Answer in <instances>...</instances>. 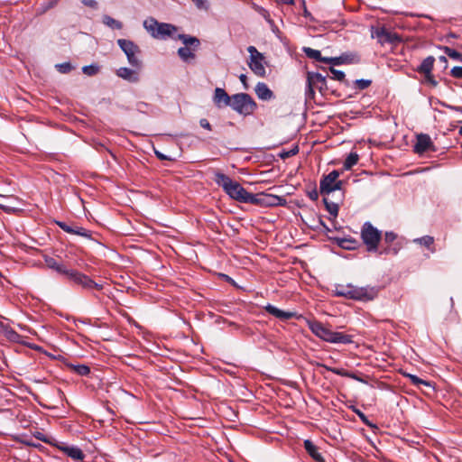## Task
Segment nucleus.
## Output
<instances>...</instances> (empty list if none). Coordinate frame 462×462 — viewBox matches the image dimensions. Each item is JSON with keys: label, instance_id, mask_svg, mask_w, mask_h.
I'll return each mask as SVG.
<instances>
[{"label": "nucleus", "instance_id": "13d9d810", "mask_svg": "<svg viewBox=\"0 0 462 462\" xmlns=\"http://www.w3.org/2000/svg\"><path fill=\"white\" fill-rule=\"evenodd\" d=\"M426 80H427L430 84H431V85H433V86H436V85H437V81L433 79V76H432V75H431V78H430V79H426Z\"/></svg>", "mask_w": 462, "mask_h": 462}, {"label": "nucleus", "instance_id": "864d4df0", "mask_svg": "<svg viewBox=\"0 0 462 462\" xmlns=\"http://www.w3.org/2000/svg\"><path fill=\"white\" fill-rule=\"evenodd\" d=\"M348 376L358 381V382L365 383V380L362 379L360 376L356 375V374H348Z\"/></svg>", "mask_w": 462, "mask_h": 462}, {"label": "nucleus", "instance_id": "f8f14e48", "mask_svg": "<svg viewBox=\"0 0 462 462\" xmlns=\"http://www.w3.org/2000/svg\"><path fill=\"white\" fill-rule=\"evenodd\" d=\"M359 61L358 55L355 53H344L339 57L326 58L319 53V62H325L331 65L352 64Z\"/></svg>", "mask_w": 462, "mask_h": 462}, {"label": "nucleus", "instance_id": "a878e982", "mask_svg": "<svg viewBox=\"0 0 462 462\" xmlns=\"http://www.w3.org/2000/svg\"><path fill=\"white\" fill-rule=\"evenodd\" d=\"M414 243L424 245L428 249L430 250L431 253H435V248L433 247L434 237L430 236H424L422 237L415 238L413 240Z\"/></svg>", "mask_w": 462, "mask_h": 462}, {"label": "nucleus", "instance_id": "6e6d98bb", "mask_svg": "<svg viewBox=\"0 0 462 462\" xmlns=\"http://www.w3.org/2000/svg\"><path fill=\"white\" fill-rule=\"evenodd\" d=\"M310 197L312 200H316L318 199V191L316 189L312 190L310 193Z\"/></svg>", "mask_w": 462, "mask_h": 462}, {"label": "nucleus", "instance_id": "f257e3e1", "mask_svg": "<svg viewBox=\"0 0 462 462\" xmlns=\"http://www.w3.org/2000/svg\"><path fill=\"white\" fill-rule=\"evenodd\" d=\"M339 175L340 172L334 170L324 175L319 181V194L323 196L326 209L334 218L337 217L339 205L345 198L343 181L338 180Z\"/></svg>", "mask_w": 462, "mask_h": 462}, {"label": "nucleus", "instance_id": "aec40b11", "mask_svg": "<svg viewBox=\"0 0 462 462\" xmlns=\"http://www.w3.org/2000/svg\"><path fill=\"white\" fill-rule=\"evenodd\" d=\"M329 240L334 241L339 247L346 250H353L356 246V241L352 238L337 237L328 236Z\"/></svg>", "mask_w": 462, "mask_h": 462}, {"label": "nucleus", "instance_id": "4be33fe9", "mask_svg": "<svg viewBox=\"0 0 462 462\" xmlns=\"http://www.w3.org/2000/svg\"><path fill=\"white\" fill-rule=\"evenodd\" d=\"M255 93L262 100H270L273 97V91L268 88L265 83L259 82L255 86Z\"/></svg>", "mask_w": 462, "mask_h": 462}, {"label": "nucleus", "instance_id": "4d7b16f0", "mask_svg": "<svg viewBox=\"0 0 462 462\" xmlns=\"http://www.w3.org/2000/svg\"><path fill=\"white\" fill-rule=\"evenodd\" d=\"M448 107H449L451 110H453V111L462 113V106H449Z\"/></svg>", "mask_w": 462, "mask_h": 462}, {"label": "nucleus", "instance_id": "de8ad7c7", "mask_svg": "<svg viewBox=\"0 0 462 462\" xmlns=\"http://www.w3.org/2000/svg\"><path fill=\"white\" fill-rule=\"evenodd\" d=\"M353 411L361 419L362 421L366 422V416L360 410L353 408Z\"/></svg>", "mask_w": 462, "mask_h": 462}, {"label": "nucleus", "instance_id": "8fccbe9b", "mask_svg": "<svg viewBox=\"0 0 462 462\" xmlns=\"http://www.w3.org/2000/svg\"><path fill=\"white\" fill-rule=\"evenodd\" d=\"M239 79L242 82V84L244 85L245 88H248L247 82H246V79H247L246 76L245 74H241L239 76Z\"/></svg>", "mask_w": 462, "mask_h": 462}, {"label": "nucleus", "instance_id": "7c9ffc66", "mask_svg": "<svg viewBox=\"0 0 462 462\" xmlns=\"http://www.w3.org/2000/svg\"><path fill=\"white\" fill-rule=\"evenodd\" d=\"M69 367L79 375H88L90 373V368L86 365H69Z\"/></svg>", "mask_w": 462, "mask_h": 462}, {"label": "nucleus", "instance_id": "58836bf2", "mask_svg": "<svg viewBox=\"0 0 462 462\" xmlns=\"http://www.w3.org/2000/svg\"><path fill=\"white\" fill-rule=\"evenodd\" d=\"M302 51L305 52V54L314 60H318V50H313L311 48H309V47H303L302 48Z\"/></svg>", "mask_w": 462, "mask_h": 462}, {"label": "nucleus", "instance_id": "052dcab7", "mask_svg": "<svg viewBox=\"0 0 462 462\" xmlns=\"http://www.w3.org/2000/svg\"><path fill=\"white\" fill-rule=\"evenodd\" d=\"M277 2H281V3H284V4H289V5H292L294 4V0H276Z\"/></svg>", "mask_w": 462, "mask_h": 462}, {"label": "nucleus", "instance_id": "c85d7f7f", "mask_svg": "<svg viewBox=\"0 0 462 462\" xmlns=\"http://www.w3.org/2000/svg\"><path fill=\"white\" fill-rule=\"evenodd\" d=\"M359 160V155L356 152H351L346 158L344 162V168L346 170H350L353 166H355Z\"/></svg>", "mask_w": 462, "mask_h": 462}, {"label": "nucleus", "instance_id": "3c124183", "mask_svg": "<svg viewBox=\"0 0 462 462\" xmlns=\"http://www.w3.org/2000/svg\"><path fill=\"white\" fill-rule=\"evenodd\" d=\"M34 436H35L38 439H40V440H42V441H43V442H48V440L46 439V438L44 437V435H43L42 432H36V433L34 434Z\"/></svg>", "mask_w": 462, "mask_h": 462}, {"label": "nucleus", "instance_id": "423d86ee", "mask_svg": "<svg viewBox=\"0 0 462 462\" xmlns=\"http://www.w3.org/2000/svg\"><path fill=\"white\" fill-rule=\"evenodd\" d=\"M117 44L126 55L129 64L134 69H141L142 61L137 57L140 52L139 47L134 42L125 39L117 40Z\"/></svg>", "mask_w": 462, "mask_h": 462}, {"label": "nucleus", "instance_id": "c03bdc74", "mask_svg": "<svg viewBox=\"0 0 462 462\" xmlns=\"http://www.w3.org/2000/svg\"><path fill=\"white\" fill-rule=\"evenodd\" d=\"M56 223L66 233L70 234V232L72 231V226H69L67 223L62 222V221H57Z\"/></svg>", "mask_w": 462, "mask_h": 462}, {"label": "nucleus", "instance_id": "4468645a", "mask_svg": "<svg viewBox=\"0 0 462 462\" xmlns=\"http://www.w3.org/2000/svg\"><path fill=\"white\" fill-rule=\"evenodd\" d=\"M59 449L75 461H82L85 457L82 450L76 446H69L62 443L59 446Z\"/></svg>", "mask_w": 462, "mask_h": 462}, {"label": "nucleus", "instance_id": "393cba45", "mask_svg": "<svg viewBox=\"0 0 462 462\" xmlns=\"http://www.w3.org/2000/svg\"><path fill=\"white\" fill-rule=\"evenodd\" d=\"M179 39L182 41L184 47H193L194 50H197L200 43L198 38L187 34H180Z\"/></svg>", "mask_w": 462, "mask_h": 462}, {"label": "nucleus", "instance_id": "b1692460", "mask_svg": "<svg viewBox=\"0 0 462 462\" xmlns=\"http://www.w3.org/2000/svg\"><path fill=\"white\" fill-rule=\"evenodd\" d=\"M373 37H375L381 42H391L393 41V35L387 32L384 28H377L373 33Z\"/></svg>", "mask_w": 462, "mask_h": 462}, {"label": "nucleus", "instance_id": "69168bd1", "mask_svg": "<svg viewBox=\"0 0 462 462\" xmlns=\"http://www.w3.org/2000/svg\"><path fill=\"white\" fill-rule=\"evenodd\" d=\"M319 462H325L324 458H323L320 455H319Z\"/></svg>", "mask_w": 462, "mask_h": 462}, {"label": "nucleus", "instance_id": "680f3d73", "mask_svg": "<svg viewBox=\"0 0 462 462\" xmlns=\"http://www.w3.org/2000/svg\"><path fill=\"white\" fill-rule=\"evenodd\" d=\"M310 329L315 335H318V326L310 325Z\"/></svg>", "mask_w": 462, "mask_h": 462}, {"label": "nucleus", "instance_id": "f03ea898", "mask_svg": "<svg viewBox=\"0 0 462 462\" xmlns=\"http://www.w3.org/2000/svg\"><path fill=\"white\" fill-rule=\"evenodd\" d=\"M214 180L231 199L242 203L250 202L252 193H249L240 183L233 180L227 175L217 171L215 173Z\"/></svg>", "mask_w": 462, "mask_h": 462}, {"label": "nucleus", "instance_id": "20e7f679", "mask_svg": "<svg viewBox=\"0 0 462 462\" xmlns=\"http://www.w3.org/2000/svg\"><path fill=\"white\" fill-rule=\"evenodd\" d=\"M229 106L241 115H251L256 108L253 98L245 93H239L232 96Z\"/></svg>", "mask_w": 462, "mask_h": 462}, {"label": "nucleus", "instance_id": "e433bc0d", "mask_svg": "<svg viewBox=\"0 0 462 462\" xmlns=\"http://www.w3.org/2000/svg\"><path fill=\"white\" fill-rule=\"evenodd\" d=\"M55 68L57 69V70L59 72L64 73V74L70 72L71 69H73L72 65L69 62L56 64Z\"/></svg>", "mask_w": 462, "mask_h": 462}, {"label": "nucleus", "instance_id": "9d476101", "mask_svg": "<svg viewBox=\"0 0 462 462\" xmlns=\"http://www.w3.org/2000/svg\"><path fill=\"white\" fill-rule=\"evenodd\" d=\"M318 87V73L307 71L305 105L307 109H313L316 105L315 90Z\"/></svg>", "mask_w": 462, "mask_h": 462}, {"label": "nucleus", "instance_id": "37998d69", "mask_svg": "<svg viewBox=\"0 0 462 462\" xmlns=\"http://www.w3.org/2000/svg\"><path fill=\"white\" fill-rule=\"evenodd\" d=\"M450 75L456 79H462V67H454L450 71Z\"/></svg>", "mask_w": 462, "mask_h": 462}, {"label": "nucleus", "instance_id": "338daca9", "mask_svg": "<svg viewBox=\"0 0 462 462\" xmlns=\"http://www.w3.org/2000/svg\"><path fill=\"white\" fill-rule=\"evenodd\" d=\"M304 14L305 15H308V11L306 9H304Z\"/></svg>", "mask_w": 462, "mask_h": 462}, {"label": "nucleus", "instance_id": "1a4fd4ad", "mask_svg": "<svg viewBox=\"0 0 462 462\" xmlns=\"http://www.w3.org/2000/svg\"><path fill=\"white\" fill-rule=\"evenodd\" d=\"M247 51L250 54L248 66L251 70L259 77H264L266 70L263 65V55L254 46H249Z\"/></svg>", "mask_w": 462, "mask_h": 462}, {"label": "nucleus", "instance_id": "f3484780", "mask_svg": "<svg viewBox=\"0 0 462 462\" xmlns=\"http://www.w3.org/2000/svg\"><path fill=\"white\" fill-rule=\"evenodd\" d=\"M435 58L433 56H428L425 58L420 65L418 67L417 71L425 76V79L431 78V71L434 67Z\"/></svg>", "mask_w": 462, "mask_h": 462}, {"label": "nucleus", "instance_id": "5701e85b", "mask_svg": "<svg viewBox=\"0 0 462 462\" xmlns=\"http://www.w3.org/2000/svg\"><path fill=\"white\" fill-rule=\"evenodd\" d=\"M397 235L392 231L386 232L384 234V242L388 245V248L384 249V251L380 252V254L385 253L388 254L390 252H393V254H396L400 249V246H393L391 247V245L393 243V241L396 239Z\"/></svg>", "mask_w": 462, "mask_h": 462}, {"label": "nucleus", "instance_id": "49530a36", "mask_svg": "<svg viewBox=\"0 0 462 462\" xmlns=\"http://www.w3.org/2000/svg\"><path fill=\"white\" fill-rule=\"evenodd\" d=\"M199 125H200L201 127H203V128H205L207 130H209V131L211 130V125L205 118L200 119Z\"/></svg>", "mask_w": 462, "mask_h": 462}, {"label": "nucleus", "instance_id": "2f4dec72", "mask_svg": "<svg viewBox=\"0 0 462 462\" xmlns=\"http://www.w3.org/2000/svg\"><path fill=\"white\" fill-rule=\"evenodd\" d=\"M103 23L106 25H107V26H109V27H111L113 29L120 30L123 27V24H122L121 22H119V21H117V20L108 16V15H105L103 17Z\"/></svg>", "mask_w": 462, "mask_h": 462}, {"label": "nucleus", "instance_id": "4c0bfd02", "mask_svg": "<svg viewBox=\"0 0 462 462\" xmlns=\"http://www.w3.org/2000/svg\"><path fill=\"white\" fill-rule=\"evenodd\" d=\"M82 71L88 76H94L98 72V67L95 65L84 66Z\"/></svg>", "mask_w": 462, "mask_h": 462}, {"label": "nucleus", "instance_id": "79ce46f5", "mask_svg": "<svg viewBox=\"0 0 462 462\" xmlns=\"http://www.w3.org/2000/svg\"><path fill=\"white\" fill-rule=\"evenodd\" d=\"M331 74H332V79H337V80H343L345 79V73L341 70H337V69H332L330 70Z\"/></svg>", "mask_w": 462, "mask_h": 462}, {"label": "nucleus", "instance_id": "e2e57ef3", "mask_svg": "<svg viewBox=\"0 0 462 462\" xmlns=\"http://www.w3.org/2000/svg\"><path fill=\"white\" fill-rule=\"evenodd\" d=\"M448 38H457V34L456 33H453V32H450L447 35Z\"/></svg>", "mask_w": 462, "mask_h": 462}, {"label": "nucleus", "instance_id": "603ef678", "mask_svg": "<svg viewBox=\"0 0 462 462\" xmlns=\"http://www.w3.org/2000/svg\"><path fill=\"white\" fill-rule=\"evenodd\" d=\"M319 92H320L322 89V85L325 84V82H326V77H323L321 74H319Z\"/></svg>", "mask_w": 462, "mask_h": 462}, {"label": "nucleus", "instance_id": "ddd939ff", "mask_svg": "<svg viewBox=\"0 0 462 462\" xmlns=\"http://www.w3.org/2000/svg\"><path fill=\"white\" fill-rule=\"evenodd\" d=\"M429 150L434 151V144L430 137L426 134H418L417 142L414 145V152L418 154H423Z\"/></svg>", "mask_w": 462, "mask_h": 462}, {"label": "nucleus", "instance_id": "f704fd0d", "mask_svg": "<svg viewBox=\"0 0 462 462\" xmlns=\"http://www.w3.org/2000/svg\"><path fill=\"white\" fill-rule=\"evenodd\" d=\"M443 50L445 54H447L450 59L462 62V53L447 46L443 47Z\"/></svg>", "mask_w": 462, "mask_h": 462}, {"label": "nucleus", "instance_id": "a211bd4d", "mask_svg": "<svg viewBox=\"0 0 462 462\" xmlns=\"http://www.w3.org/2000/svg\"><path fill=\"white\" fill-rule=\"evenodd\" d=\"M231 99H232V97H229L227 95V93L223 88H217L215 89L213 100H214V103L218 107H220L222 106H229Z\"/></svg>", "mask_w": 462, "mask_h": 462}, {"label": "nucleus", "instance_id": "a18cd8bd", "mask_svg": "<svg viewBox=\"0 0 462 462\" xmlns=\"http://www.w3.org/2000/svg\"><path fill=\"white\" fill-rule=\"evenodd\" d=\"M82 4L93 9H97L98 6L97 2L95 0H82Z\"/></svg>", "mask_w": 462, "mask_h": 462}, {"label": "nucleus", "instance_id": "6ab92c4d", "mask_svg": "<svg viewBox=\"0 0 462 462\" xmlns=\"http://www.w3.org/2000/svg\"><path fill=\"white\" fill-rule=\"evenodd\" d=\"M264 309L270 315L281 320H288L294 316L293 312L282 310L271 304L266 305Z\"/></svg>", "mask_w": 462, "mask_h": 462}, {"label": "nucleus", "instance_id": "774afa93", "mask_svg": "<svg viewBox=\"0 0 462 462\" xmlns=\"http://www.w3.org/2000/svg\"><path fill=\"white\" fill-rule=\"evenodd\" d=\"M459 87L462 88V84H460Z\"/></svg>", "mask_w": 462, "mask_h": 462}, {"label": "nucleus", "instance_id": "473e14b6", "mask_svg": "<svg viewBox=\"0 0 462 462\" xmlns=\"http://www.w3.org/2000/svg\"><path fill=\"white\" fill-rule=\"evenodd\" d=\"M407 378L410 379L411 383L415 385V386H420V385H426V386H430V383L420 377H418L417 375L415 374H404Z\"/></svg>", "mask_w": 462, "mask_h": 462}, {"label": "nucleus", "instance_id": "bb28decb", "mask_svg": "<svg viewBox=\"0 0 462 462\" xmlns=\"http://www.w3.org/2000/svg\"><path fill=\"white\" fill-rule=\"evenodd\" d=\"M159 22L152 17H149L143 21L144 29L153 37L158 29Z\"/></svg>", "mask_w": 462, "mask_h": 462}, {"label": "nucleus", "instance_id": "ea45409f", "mask_svg": "<svg viewBox=\"0 0 462 462\" xmlns=\"http://www.w3.org/2000/svg\"><path fill=\"white\" fill-rule=\"evenodd\" d=\"M197 8L200 10H208L209 7L208 2L207 0H191Z\"/></svg>", "mask_w": 462, "mask_h": 462}, {"label": "nucleus", "instance_id": "6e6552de", "mask_svg": "<svg viewBox=\"0 0 462 462\" xmlns=\"http://www.w3.org/2000/svg\"><path fill=\"white\" fill-rule=\"evenodd\" d=\"M67 278L75 285L80 286L84 290H97L103 289V285L97 283L89 276L77 270L70 269Z\"/></svg>", "mask_w": 462, "mask_h": 462}, {"label": "nucleus", "instance_id": "a19ab883", "mask_svg": "<svg viewBox=\"0 0 462 462\" xmlns=\"http://www.w3.org/2000/svg\"><path fill=\"white\" fill-rule=\"evenodd\" d=\"M298 147L295 146L294 148L289 150V151H283L280 153V156L282 158V159H286V158H289L291 156H293L295 155L297 152H298Z\"/></svg>", "mask_w": 462, "mask_h": 462}, {"label": "nucleus", "instance_id": "cd10ccee", "mask_svg": "<svg viewBox=\"0 0 462 462\" xmlns=\"http://www.w3.org/2000/svg\"><path fill=\"white\" fill-rule=\"evenodd\" d=\"M194 48L189 47H181L178 50V54L180 57V59L184 61H189V60H192L195 58Z\"/></svg>", "mask_w": 462, "mask_h": 462}, {"label": "nucleus", "instance_id": "9b49d317", "mask_svg": "<svg viewBox=\"0 0 462 462\" xmlns=\"http://www.w3.org/2000/svg\"><path fill=\"white\" fill-rule=\"evenodd\" d=\"M284 202L285 199L282 197L262 193L252 194V199H250L249 203L264 207H273L282 205Z\"/></svg>", "mask_w": 462, "mask_h": 462}, {"label": "nucleus", "instance_id": "dca6fc26", "mask_svg": "<svg viewBox=\"0 0 462 462\" xmlns=\"http://www.w3.org/2000/svg\"><path fill=\"white\" fill-rule=\"evenodd\" d=\"M177 31V28L170 23H159L158 29L156 30L155 35L153 38L156 39H165L166 37L172 36V34Z\"/></svg>", "mask_w": 462, "mask_h": 462}, {"label": "nucleus", "instance_id": "0eeeda50", "mask_svg": "<svg viewBox=\"0 0 462 462\" xmlns=\"http://www.w3.org/2000/svg\"><path fill=\"white\" fill-rule=\"evenodd\" d=\"M319 338L334 344H349L353 342V337L351 335L334 331L331 328L325 327L320 322Z\"/></svg>", "mask_w": 462, "mask_h": 462}, {"label": "nucleus", "instance_id": "7ed1b4c3", "mask_svg": "<svg viewBox=\"0 0 462 462\" xmlns=\"http://www.w3.org/2000/svg\"><path fill=\"white\" fill-rule=\"evenodd\" d=\"M336 295L356 300H371L377 295L373 287H356L352 284L340 285L336 289Z\"/></svg>", "mask_w": 462, "mask_h": 462}, {"label": "nucleus", "instance_id": "c9c22d12", "mask_svg": "<svg viewBox=\"0 0 462 462\" xmlns=\"http://www.w3.org/2000/svg\"><path fill=\"white\" fill-rule=\"evenodd\" d=\"M372 80L370 79H356L354 81V88L358 90H363L370 87Z\"/></svg>", "mask_w": 462, "mask_h": 462}, {"label": "nucleus", "instance_id": "39448f33", "mask_svg": "<svg viewBox=\"0 0 462 462\" xmlns=\"http://www.w3.org/2000/svg\"><path fill=\"white\" fill-rule=\"evenodd\" d=\"M361 237L368 252H376L381 240V232L371 223L365 222L361 230Z\"/></svg>", "mask_w": 462, "mask_h": 462}, {"label": "nucleus", "instance_id": "bf43d9fd", "mask_svg": "<svg viewBox=\"0 0 462 462\" xmlns=\"http://www.w3.org/2000/svg\"><path fill=\"white\" fill-rule=\"evenodd\" d=\"M319 226H322L327 232H330L328 227L324 224V222L321 219H319Z\"/></svg>", "mask_w": 462, "mask_h": 462}, {"label": "nucleus", "instance_id": "5fc2aeb1", "mask_svg": "<svg viewBox=\"0 0 462 462\" xmlns=\"http://www.w3.org/2000/svg\"><path fill=\"white\" fill-rule=\"evenodd\" d=\"M155 154L156 156L160 159V160H170V158L164 154H162V152H155Z\"/></svg>", "mask_w": 462, "mask_h": 462}, {"label": "nucleus", "instance_id": "72a5a7b5", "mask_svg": "<svg viewBox=\"0 0 462 462\" xmlns=\"http://www.w3.org/2000/svg\"><path fill=\"white\" fill-rule=\"evenodd\" d=\"M70 234L80 236L86 238H91L90 231L79 226H72V231L70 232Z\"/></svg>", "mask_w": 462, "mask_h": 462}, {"label": "nucleus", "instance_id": "0e129e2a", "mask_svg": "<svg viewBox=\"0 0 462 462\" xmlns=\"http://www.w3.org/2000/svg\"><path fill=\"white\" fill-rule=\"evenodd\" d=\"M439 60H440L441 61H444V62H446V61H447L446 57H444V56L439 57Z\"/></svg>", "mask_w": 462, "mask_h": 462}, {"label": "nucleus", "instance_id": "2eb2a0df", "mask_svg": "<svg viewBox=\"0 0 462 462\" xmlns=\"http://www.w3.org/2000/svg\"><path fill=\"white\" fill-rule=\"evenodd\" d=\"M137 70V69H134L122 67L116 70V75L125 80H127L132 83H136L139 81V73Z\"/></svg>", "mask_w": 462, "mask_h": 462}, {"label": "nucleus", "instance_id": "c756f323", "mask_svg": "<svg viewBox=\"0 0 462 462\" xmlns=\"http://www.w3.org/2000/svg\"><path fill=\"white\" fill-rule=\"evenodd\" d=\"M304 448L309 455L314 459L318 461V448L316 445L310 441V439H306L304 441Z\"/></svg>", "mask_w": 462, "mask_h": 462}, {"label": "nucleus", "instance_id": "09e8293b", "mask_svg": "<svg viewBox=\"0 0 462 462\" xmlns=\"http://www.w3.org/2000/svg\"><path fill=\"white\" fill-rule=\"evenodd\" d=\"M0 208H2L4 211L7 213L15 211V208L2 203H0Z\"/></svg>", "mask_w": 462, "mask_h": 462}, {"label": "nucleus", "instance_id": "412c9836", "mask_svg": "<svg viewBox=\"0 0 462 462\" xmlns=\"http://www.w3.org/2000/svg\"><path fill=\"white\" fill-rule=\"evenodd\" d=\"M45 263L48 268L52 269L60 274H64L66 277L70 271L69 268H67L64 264L57 262L52 257L45 258Z\"/></svg>", "mask_w": 462, "mask_h": 462}]
</instances>
